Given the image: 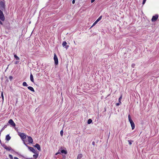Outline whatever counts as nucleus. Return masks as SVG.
<instances>
[{
	"label": "nucleus",
	"instance_id": "1",
	"mask_svg": "<svg viewBox=\"0 0 159 159\" xmlns=\"http://www.w3.org/2000/svg\"><path fill=\"white\" fill-rule=\"evenodd\" d=\"M0 9L2 11H6L5 0H0Z\"/></svg>",
	"mask_w": 159,
	"mask_h": 159
},
{
	"label": "nucleus",
	"instance_id": "2",
	"mask_svg": "<svg viewBox=\"0 0 159 159\" xmlns=\"http://www.w3.org/2000/svg\"><path fill=\"white\" fill-rule=\"evenodd\" d=\"M19 135L21 139L23 142L24 144L25 145H26V144L25 143L26 141H25L24 139L26 138L27 136L26 135L23 133H19Z\"/></svg>",
	"mask_w": 159,
	"mask_h": 159
},
{
	"label": "nucleus",
	"instance_id": "3",
	"mask_svg": "<svg viewBox=\"0 0 159 159\" xmlns=\"http://www.w3.org/2000/svg\"><path fill=\"white\" fill-rule=\"evenodd\" d=\"M5 20V17L2 12V11L0 9V24L1 25H2V23L1 21H3Z\"/></svg>",
	"mask_w": 159,
	"mask_h": 159
},
{
	"label": "nucleus",
	"instance_id": "4",
	"mask_svg": "<svg viewBox=\"0 0 159 159\" xmlns=\"http://www.w3.org/2000/svg\"><path fill=\"white\" fill-rule=\"evenodd\" d=\"M25 145L28 148L29 150L30 151L32 152H33L35 154L36 153V150L34 149L33 148L31 147H29V146L27 145V144H26V145Z\"/></svg>",
	"mask_w": 159,
	"mask_h": 159
},
{
	"label": "nucleus",
	"instance_id": "5",
	"mask_svg": "<svg viewBox=\"0 0 159 159\" xmlns=\"http://www.w3.org/2000/svg\"><path fill=\"white\" fill-rule=\"evenodd\" d=\"M54 60L55 62V64L56 65L58 64V59L57 56L55 54H54Z\"/></svg>",
	"mask_w": 159,
	"mask_h": 159
},
{
	"label": "nucleus",
	"instance_id": "6",
	"mask_svg": "<svg viewBox=\"0 0 159 159\" xmlns=\"http://www.w3.org/2000/svg\"><path fill=\"white\" fill-rule=\"evenodd\" d=\"M8 123L12 127H15L16 126L15 124L12 119H10L9 120Z\"/></svg>",
	"mask_w": 159,
	"mask_h": 159
},
{
	"label": "nucleus",
	"instance_id": "7",
	"mask_svg": "<svg viewBox=\"0 0 159 159\" xmlns=\"http://www.w3.org/2000/svg\"><path fill=\"white\" fill-rule=\"evenodd\" d=\"M158 15H156L154 16H153L152 19V21L153 22L156 21L158 19Z\"/></svg>",
	"mask_w": 159,
	"mask_h": 159
},
{
	"label": "nucleus",
	"instance_id": "8",
	"mask_svg": "<svg viewBox=\"0 0 159 159\" xmlns=\"http://www.w3.org/2000/svg\"><path fill=\"white\" fill-rule=\"evenodd\" d=\"M27 137L28 138V141L29 143H32L33 142V139H32V137L30 136H27Z\"/></svg>",
	"mask_w": 159,
	"mask_h": 159
},
{
	"label": "nucleus",
	"instance_id": "9",
	"mask_svg": "<svg viewBox=\"0 0 159 159\" xmlns=\"http://www.w3.org/2000/svg\"><path fill=\"white\" fill-rule=\"evenodd\" d=\"M67 44V43L66 41H64L62 43V45L64 47L66 48V49H68V48L69 47L68 45H66Z\"/></svg>",
	"mask_w": 159,
	"mask_h": 159
},
{
	"label": "nucleus",
	"instance_id": "10",
	"mask_svg": "<svg viewBox=\"0 0 159 159\" xmlns=\"http://www.w3.org/2000/svg\"><path fill=\"white\" fill-rule=\"evenodd\" d=\"M34 147L36 148L39 151H40L41 150L39 144L36 143L34 146Z\"/></svg>",
	"mask_w": 159,
	"mask_h": 159
},
{
	"label": "nucleus",
	"instance_id": "11",
	"mask_svg": "<svg viewBox=\"0 0 159 159\" xmlns=\"http://www.w3.org/2000/svg\"><path fill=\"white\" fill-rule=\"evenodd\" d=\"M131 124V125L132 127V130L134 129L135 128V125L133 121L131 122L130 123Z\"/></svg>",
	"mask_w": 159,
	"mask_h": 159
},
{
	"label": "nucleus",
	"instance_id": "12",
	"mask_svg": "<svg viewBox=\"0 0 159 159\" xmlns=\"http://www.w3.org/2000/svg\"><path fill=\"white\" fill-rule=\"evenodd\" d=\"M61 153L64 154H65L66 155L67 153V151L66 150H65L63 149L62 150V148L61 149Z\"/></svg>",
	"mask_w": 159,
	"mask_h": 159
},
{
	"label": "nucleus",
	"instance_id": "13",
	"mask_svg": "<svg viewBox=\"0 0 159 159\" xmlns=\"http://www.w3.org/2000/svg\"><path fill=\"white\" fill-rule=\"evenodd\" d=\"M11 137L9 134L7 135L6 136V139L7 141H9L11 139Z\"/></svg>",
	"mask_w": 159,
	"mask_h": 159
},
{
	"label": "nucleus",
	"instance_id": "14",
	"mask_svg": "<svg viewBox=\"0 0 159 159\" xmlns=\"http://www.w3.org/2000/svg\"><path fill=\"white\" fill-rule=\"evenodd\" d=\"M30 79L31 81L32 82H34V80L33 76L31 74L30 75Z\"/></svg>",
	"mask_w": 159,
	"mask_h": 159
},
{
	"label": "nucleus",
	"instance_id": "15",
	"mask_svg": "<svg viewBox=\"0 0 159 159\" xmlns=\"http://www.w3.org/2000/svg\"><path fill=\"white\" fill-rule=\"evenodd\" d=\"M4 148H5L7 150H8V151H10L11 150V148L10 147H7L6 146H5V147H4Z\"/></svg>",
	"mask_w": 159,
	"mask_h": 159
},
{
	"label": "nucleus",
	"instance_id": "16",
	"mask_svg": "<svg viewBox=\"0 0 159 159\" xmlns=\"http://www.w3.org/2000/svg\"><path fill=\"white\" fill-rule=\"evenodd\" d=\"M28 88L30 90H31V91H32V92H34V89H33V88L32 87H31V86H29L28 87Z\"/></svg>",
	"mask_w": 159,
	"mask_h": 159
},
{
	"label": "nucleus",
	"instance_id": "17",
	"mask_svg": "<svg viewBox=\"0 0 159 159\" xmlns=\"http://www.w3.org/2000/svg\"><path fill=\"white\" fill-rule=\"evenodd\" d=\"M82 155L81 154H78V155L77 156V159H81L82 157Z\"/></svg>",
	"mask_w": 159,
	"mask_h": 159
},
{
	"label": "nucleus",
	"instance_id": "18",
	"mask_svg": "<svg viewBox=\"0 0 159 159\" xmlns=\"http://www.w3.org/2000/svg\"><path fill=\"white\" fill-rule=\"evenodd\" d=\"M121 104V102H120V100H119V102L118 103H116V106H118L119 105H120V104Z\"/></svg>",
	"mask_w": 159,
	"mask_h": 159
},
{
	"label": "nucleus",
	"instance_id": "19",
	"mask_svg": "<svg viewBox=\"0 0 159 159\" xmlns=\"http://www.w3.org/2000/svg\"><path fill=\"white\" fill-rule=\"evenodd\" d=\"M92 122V120L91 119H89L87 122V123L88 124H91Z\"/></svg>",
	"mask_w": 159,
	"mask_h": 159
},
{
	"label": "nucleus",
	"instance_id": "20",
	"mask_svg": "<svg viewBox=\"0 0 159 159\" xmlns=\"http://www.w3.org/2000/svg\"><path fill=\"white\" fill-rule=\"evenodd\" d=\"M128 119H129V120L130 123L131 122H131L133 121L131 119V118L130 117V116L129 115H128Z\"/></svg>",
	"mask_w": 159,
	"mask_h": 159
},
{
	"label": "nucleus",
	"instance_id": "21",
	"mask_svg": "<svg viewBox=\"0 0 159 159\" xmlns=\"http://www.w3.org/2000/svg\"><path fill=\"white\" fill-rule=\"evenodd\" d=\"M14 57L16 60H19L20 59L19 58L16 54L14 55Z\"/></svg>",
	"mask_w": 159,
	"mask_h": 159
},
{
	"label": "nucleus",
	"instance_id": "22",
	"mask_svg": "<svg viewBox=\"0 0 159 159\" xmlns=\"http://www.w3.org/2000/svg\"><path fill=\"white\" fill-rule=\"evenodd\" d=\"M38 154H35V155H34L33 156V157H34V159H36L38 157Z\"/></svg>",
	"mask_w": 159,
	"mask_h": 159
},
{
	"label": "nucleus",
	"instance_id": "23",
	"mask_svg": "<svg viewBox=\"0 0 159 159\" xmlns=\"http://www.w3.org/2000/svg\"><path fill=\"white\" fill-rule=\"evenodd\" d=\"M102 16H100L98 19L97 20H96V21L98 22L99 20H100L101 19H102Z\"/></svg>",
	"mask_w": 159,
	"mask_h": 159
},
{
	"label": "nucleus",
	"instance_id": "24",
	"mask_svg": "<svg viewBox=\"0 0 159 159\" xmlns=\"http://www.w3.org/2000/svg\"><path fill=\"white\" fill-rule=\"evenodd\" d=\"M23 85L24 86H27L28 85L26 82H24L23 83Z\"/></svg>",
	"mask_w": 159,
	"mask_h": 159
},
{
	"label": "nucleus",
	"instance_id": "25",
	"mask_svg": "<svg viewBox=\"0 0 159 159\" xmlns=\"http://www.w3.org/2000/svg\"><path fill=\"white\" fill-rule=\"evenodd\" d=\"M62 148V147H61V148H60L58 150V151L57 152L58 153H59V154H60L61 152V149Z\"/></svg>",
	"mask_w": 159,
	"mask_h": 159
},
{
	"label": "nucleus",
	"instance_id": "26",
	"mask_svg": "<svg viewBox=\"0 0 159 159\" xmlns=\"http://www.w3.org/2000/svg\"><path fill=\"white\" fill-rule=\"evenodd\" d=\"M128 142H129V144L130 145H131L132 144V143L133 142V141L130 140H128Z\"/></svg>",
	"mask_w": 159,
	"mask_h": 159
},
{
	"label": "nucleus",
	"instance_id": "27",
	"mask_svg": "<svg viewBox=\"0 0 159 159\" xmlns=\"http://www.w3.org/2000/svg\"><path fill=\"white\" fill-rule=\"evenodd\" d=\"M63 131L62 130H61L60 131V134L61 136H63Z\"/></svg>",
	"mask_w": 159,
	"mask_h": 159
},
{
	"label": "nucleus",
	"instance_id": "28",
	"mask_svg": "<svg viewBox=\"0 0 159 159\" xmlns=\"http://www.w3.org/2000/svg\"><path fill=\"white\" fill-rule=\"evenodd\" d=\"M98 22L96 21L93 24V25L91 26V27H92L94 26Z\"/></svg>",
	"mask_w": 159,
	"mask_h": 159
},
{
	"label": "nucleus",
	"instance_id": "29",
	"mask_svg": "<svg viewBox=\"0 0 159 159\" xmlns=\"http://www.w3.org/2000/svg\"><path fill=\"white\" fill-rule=\"evenodd\" d=\"M7 127V125H5L3 127V128H2V129L1 130V131L3 130L4 129H5V128H6Z\"/></svg>",
	"mask_w": 159,
	"mask_h": 159
},
{
	"label": "nucleus",
	"instance_id": "30",
	"mask_svg": "<svg viewBox=\"0 0 159 159\" xmlns=\"http://www.w3.org/2000/svg\"><path fill=\"white\" fill-rule=\"evenodd\" d=\"M9 157L11 159H12L13 158L12 156V155H9Z\"/></svg>",
	"mask_w": 159,
	"mask_h": 159
},
{
	"label": "nucleus",
	"instance_id": "31",
	"mask_svg": "<svg viewBox=\"0 0 159 159\" xmlns=\"http://www.w3.org/2000/svg\"><path fill=\"white\" fill-rule=\"evenodd\" d=\"M9 79H10L11 80H12V79H13V77H12V76H9Z\"/></svg>",
	"mask_w": 159,
	"mask_h": 159
},
{
	"label": "nucleus",
	"instance_id": "32",
	"mask_svg": "<svg viewBox=\"0 0 159 159\" xmlns=\"http://www.w3.org/2000/svg\"><path fill=\"white\" fill-rule=\"evenodd\" d=\"M66 156L65 155H62V159H65Z\"/></svg>",
	"mask_w": 159,
	"mask_h": 159
},
{
	"label": "nucleus",
	"instance_id": "33",
	"mask_svg": "<svg viewBox=\"0 0 159 159\" xmlns=\"http://www.w3.org/2000/svg\"><path fill=\"white\" fill-rule=\"evenodd\" d=\"M146 0H143V4L144 5L145 3L146 2Z\"/></svg>",
	"mask_w": 159,
	"mask_h": 159
},
{
	"label": "nucleus",
	"instance_id": "34",
	"mask_svg": "<svg viewBox=\"0 0 159 159\" xmlns=\"http://www.w3.org/2000/svg\"><path fill=\"white\" fill-rule=\"evenodd\" d=\"M135 66V64H132L131 65V66L132 67L134 68V66Z\"/></svg>",
	"mask_w": 159,
	"mask_h": 159
},
{
	"label": "nucleus",
	"instance_id": "35",
	"mask_svg": "<svg viewBox=\"0 0 159 159\" xmlns=\"http://www.w3.org/2000/svg\"><path fill=\"white\" fill-rule=\"evenodd\" d=\"M75 0H73V1H72V3L73 4H74L75 3Z\"/></svg>",
	"mask_w": 159,
	"mask_h": 159
},
{
	"label": "nucleus",
	"instance_id": "36",
	"mask_svg": "<svg viewBox=\"0 0 159 159\" xmlns=\"http://www.w3.org/2000/svg\"><path fill=\"white\" fill-rule=\"evenodd\" d=\"M92 144L93 145H94L95 144V142L94 141H93L92 143Z\"/></svg>",
	"mask_w": 159,
	"mask_h": 159
},
{
	"label": "nucleus",
	"instance_id": "37",
	"mask_svg": "<svg viewBox=\"0 0 159 159\" xmlns=\"http://www.w3.org/2000/svg\"><path fill=\"white\" fill-rule=\"evenodd\" d=\"M14 159H19L18 157H14Z\"/></svg>",
	"mask_w": 159,
	"mask_h": 159
},
{
	"label": "nucleus",
	"instance_id": "38",
	"mask_svg": "<svg viewBox=\"0 0 159 159\" xmlns=\"http://www.w3.org/2000/svg\"><path fill=\"white\" fill-rule=\"evenodd\" d=\"M95 0H91V3H93V2H94V1H95Z\"/></svg>",
	"mask_w": 159,
	"mask_h": 159
},
{
	"label": "nucleus",
	"instance_id": "39",
	"mask_svg": "<svg viewBox=\"0 0 159 159\" xmlns=\"http://www.w3.org/2000/svg\"><path fill=\"white\" fill-rule=\"evenodd\" d=\"M18 62H18V61H16L15 62V64H17Z\"/></svg>",
	"mask_w": 159,
	"mask_h": 159
},
{
	"label": "nucleus",
	"instance_id": "40",
	"mask_svg": "<svg viewBox=\"0 0 159 159\" xmlns=\"http://www.w3.org/2000/svg\"><path fill=\"white\" fill-rule=\"evenodd\" d=\"M121 98H122V97H120L119 98V99H121Z\"/></svg>",
	"mask_w": 159,
	"mask_h": 159
},
{
	"label": "nucleus",
	"instance_id": "41",
	"mask_svg": "<svg viewBox=\"0 0 159 159\" xmlns=\"http://www.w3.org/2000/svg\"><path fill=\"white\" fill-rule=\"evenodd\" d=\"M2 99H3V97L2 96Z\"/></svg>",
	"mask_w": 159,
	"mask_h": 159
},
{
	"label": "nucleus",
	"instance_id": "42",
	"mask_svg": "<svg viewBox=\"0 0 159 159\" xmlns=\"http://www.w3.org/2000/svg\"><path fill=\"white\" fill-rule=\"evenodd\" d=\"M58 154H59V153H58V152H57V153H56V155H57Z\"/></svg>",
	"mask_w": 159,
	"mask_h": 159
},
{
	"label": "nucleus",
	"instance_id": "43",
	"mask_svg": "<svg viewBox=\"0 0 159 159\" xmlns=\"http://www.w3.org/2000/svg\"><path fill=\"white\" fill-rule=\"evenodd\" d=\"M26 159H32V158H27Z\"/></svg>",
	"mask_w": 159,
	"mask_h": 159
},
{
	"label": "nucleus",
	"instance_id": "44",
	"mask_svg": "<svg viewBox=\"0 0 159 159\" xmlns=\"http://www.w3.org/2000/svg\"><path fill=\"white\" fill-rule=\"evenodd\" d=\"M3 100H2V102H3Z\"/></svg>",
	"mask_w": 159,
	"mask_h": 159
},
{
	"label": "nucleus",
	"instance_id": "45",
	"mask_svg": "<svg viewBox=\"0 0 159 159\" xmlns=\"http://www.w3.org/2000/svg\"><path fill=\"white\" fill-rule=\"evenodd\" d=\"M0 142H1V140H0Z\"/></svg>",
	"mask_w": 159,
	"mask_h": 159
}]
</instances>
